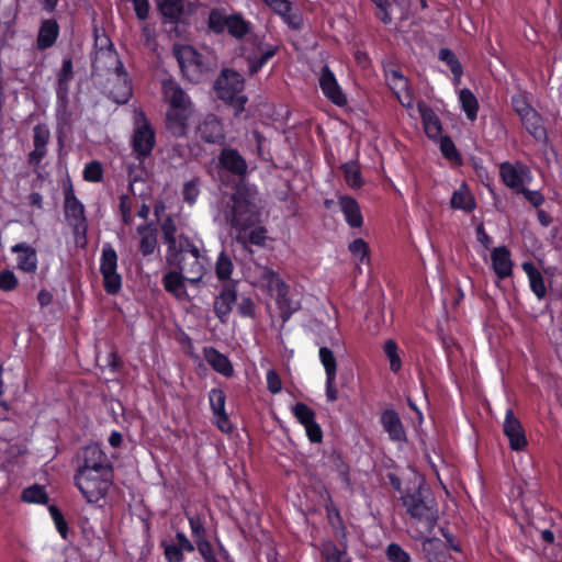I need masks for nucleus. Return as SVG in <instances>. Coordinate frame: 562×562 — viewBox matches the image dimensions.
Masks as SVG:
<instances>
[{
  "label": "nucleus",
  "instance_id": "6ab92c4d",
  "mask_svg": "<svg viewBox=\"0 0 562 562\" xmlns=\"http://www.w3.org/2000/svg\"><path fill=\"white\" fill-rule=\"evenodd\" d=\"M218 166L231 175L244 177L247 173L248 165L240 153L231 147L223 148L218 154Z\"/></svg>",
  "mask_w": 562,
  "mask_h": 562
},
{
  "label": "nucleus",
  "instance_id": "b1692460",
  "mask_svg": "<svg viewBox=\"0 0 562 562\" xmlns=\"http://www.w3.org/2000/svg\"><path fill=\"white\" fill-rule=\"evenodd\" d=\"M64 212L69 225L71 223L86 222L85 206L77 199L71 183L64 188Z\"/></svg>",
  "mask_w": 562,
  "mask_h": 562
},
{
  "label": "nucleus",
  "instance_id": "393cba45",
  "mask_svg": "<svg viewBox=\"0 0 562 562\" xmlns=\"http://www.w3.org/2000/svg\"><path fill=\"white\" fill-rule=\"evenodd\" d=\"M203 356L211 368L225 378L234 375V366L229 358L218 351L216 348L209 346L203 348Z\"/></svg>",
  "mask_w": 562,
  "mask_h": 562
},
{
  "label": "nucleus",
  "instance_id": "aec40b11",
  "mask_svg": "<svg viewBox=\"0 0 562 562\" xmlns=\"http://www.w3.org/2000/svg\"><path fill=\"white\" fill-rule=\"evenodd\" d=\"M380 424L382 425L385 432L389 435V439L394 442L407 441L406 431L401 420L398 413L393 408H386L381 413Z\"/></svg>",
  "mask_w": 562,
  "mask_h": 562
},
{
  "label": "nucleus",
  "instance_id": "37998d69",
  "mask_svg": "<svg viewBox=\"0 0 562 562\" xmlns=\"http://www.w3.org/2000/svg\"><path fill=\"white\" fill-rule=\"evenodd\" d=\"M21 499L24 503H29V504L45 505L48 503L49 497H48L45 486L40 485V484H33L31 486L25 487L22 491Z\"/></svg>",
  "mask_w": 562,
  "mask_h": 562
},
{
  "label": "nucleus",
  "instance_id": "4be33fe9",
  "mask_svg": "<svg viewBox=\"0 0 562 562\" xmlns=\"http://www.w3.org/2000/svg\"><path fill=\"white\" fill-rule=\"evenodd\" d=\"M417 110L419 112L426 136L429 139L437 142L438 137L442 135V123L439 116L425 102H419L417 104Z\"/></svg>",
  "mask_w": 562,
  "mask_h": 562
},
{
  "label": "nucleus",
  "instance_id": "69168bd1",
  "mask_svg": "<svg viewBox=\"0 0 562 562\" xmlns=\"http://www.w3.org/2000/svg\"><path fill=\"white\" fill-rule=\"evenodd\" d=\"M72 228V234L75 238V244L77 247L85 249L88 244L87 233H88V222H78L70 224Z\"/></svg>",
  "mask_w": 562,
  "mask_h": 562
},
{
  "label": "nucleus",
  "instance_id": "6e6d98bb",
  "mask_svg": "<svg viewBox=\"0 0 562 562\" xmlns=\"http://www.w3.org/2000/svg\"><path fill=\"white\" fill-rule=\"evenodd\" d=\"M160 231L162 234V239L165 244H171V247H173V244L177 239V232L178 227L176 224V221L173 220L172 215H167L162 222L160 223Z\"/></svg>",
  "mask_w": 562,
  "mask_h": 562
},
{
  "label": "nucleus",
  "instance_id": "f8f14e48",
  "mask_svg": "<svg viewBox=\"0 0 562 562\" xmlns=\"http://www.w3.org/2000/svg\"><path fill=\"white\" fill-rule=\"evenodd\" d=\"M499 177L507 188L519 194L520 189L525 188L526 179L531 178V172L526 165L520 164L516 167L509 161H504L499 165Z\"/></svg>",
  "mask_w": 562,
  "mask_h": 562
},
{
  "label": "nucleus",
  "instance_id": "052dcab7",
  "mask_svg": "<svg viewBox=\"0 0 562 562\" xmlns=\"http://www.w3.org/2000/svg\"><path fill=\"white\" fill-rule=\"evenodd\" d=\"M199 187H200V179L196 177L191 179L190 181H187L183 184L182 198L187 204L193 205L196 202V200L200 195Z\"/></svg>",
  "mask_w": 562,
  "mask_h": 562
},
{
  "label": "nucleus",
  "instance_id": "9d476101",
  "mask_svg": "<svg viewBox=\"0 0 562 562\" xmlns=\"http://www.w3.org/2000/svg\"><path fill=\"white\" fill-rule=\"evenodd\" d=\"M156 145V133L144 114L133 131L131 146L133 153L139 161H144L150 157Z\"/></svg>",
  "mask_w": 562,
  "mask_h": 562
},
{
  "label": "nucleus",
  "instance_id": "f257e3e1",
  "mask_svg": "<svg viewBox=\"0 0 562 562\" xmlns=\"http://www.w3.org/2000/svg\"><path fill=\"white\" fill-rule=\"evenodd\" d=\"M164 101L167 103L165 125L167 132L176 137H187L189 122L194 113V104L189 94L175 79H165L161 82Z\"/></svg>",
  "mask_w": 562,
  "mask_h": 562
},
{
  "label": "nucleus",
  "instance_id": "423d86ee",
  "mask_svg": "<svg viewBox=\"0 0 562 562\" xmlns=\"http://www.w3.org/2000/svg\"><path fill=\"white\" fill-rule=\"evenodd\" d=\"M172 54L178 61L182 76L198 83L209 70L205 57L191 45H175Z\"/></svg>",
  "mask_w": 562,
  "mask_h": 562
},
{
  "label": "nucleus",
  "instance_id": "c9c22d12",
  "mask_svg": "<svg viewBox=\"0 0 562 562\" xmlns=\"http://www.w3.org/2000/svg\"><path fill=\"white\" fill-rule=\"evenodd\" d=\"M437 142L439 143L441 155L446 160L457 167L464 164L461 153L449 135H441L438 137Z\"/></svg>",
  "mask_w": 562,
  "mask_h": 562
},
{
  "label": "nucleus",
  "instance_id": "58836bf2",
  "mask_svg": "<svg viewBox=\"0 0 562 562\" xmlns=\"http://www.w3.org/2000/svg\"><path fill=\"white\" fill-rule=\"evenodd\" d=\"M276 303L283 323H286L301 308V303L290 297V290L276 295Z\"/></svg>",
  "mask_w": 562,
  "mask_h": 562
},
{
  "label": "nucleus",
  "instance_id": "f704fd0d",
  "mask_svg": "<svg viewBox=\"0 0 562 562\" xmlns=\"http://www.w3.org/2000/svg\"><path fill=\"white\" fill-rule=\"evenodd\" d=\"M438 58L440 61L445 63L447 67H449L453 78V83L456 86L460 85L461 77L463 76V66L457 57L456 53L450 48H440L438 53Z\"/></svg>",
  "mask_w": 562,
  "mask_h": 562
},
{
  "label": "nucleus",
  "instance_id": "dca6fc26",
  "mask_svg": "<svg viewBox=\"0 0 562 562\" xmlns=\"http://www.w3.org/2000/svg\"><path fill=\"white\" fill-rule=\"evenodd\" d=\"M237 301L236 283H227L220 291L218 295L214 300V313L222 324H226L229 314L233 311L234 305Z\"/></svg>",
  "mask_w": 562,
  "mask_h": 562
},
{
  "label": "nucleus",
  "instance_id": "8fccbe9b",
  "mask_svg": "<svg viewBox=\"0 0 562 562\" xmlns=\"http://www.w3.org/2000/svg\"><path fill=\"white\" fill-rule=\"evenodd\" d=\"M177 269H179L183 274L204 273L205 268L203 257L201 255L194 257L184 256L183 261Z\"/></svg>",
  "mask_w": 562,
  "mask_h": 562
},
{
  "label": "nucleus",
  "instance_id": "f3484780",
  "mask_svg": "<svg viewBox=\"0 0 562 562\" xmlns=\"http://www.w3.org/2000/svg\"><path fill=\"white\" fill-rule=\"evenodd\" d=\"M50 132L46 124L38 123L33 127L34 149L27 156L30 166L37 167L47 155Z\"/></svg>",
  "mask_w": 562,
  "mask_h": 562
},
{
  "label": "nucleus",
  "instance_id": "72a5a7b5",
  "mask_svg": "<svg viewBox=\"0 0 562 562\" xmlns=\"http://www.w3.org/2000/svg\"><path fill=\"white\" fill-rule=\"evenodd\" d=\"M450 206L453 210H462L468 213L475 209V199L465 182H463L461 187L452 193Z\"/></svg>",
  "mask_w": 562,
  "mask_h": 562
},
{
  "label": "nucleus",
  "instance_id": "a878e982",
  "mask_svg": "<svg viewBox=\"0 0 562 562\" xmlns=\"http://www.w3.org/2000/svg\"><path fill=\"white\" fill-rule=\"evenodd\" d=\"M492 268L496 277L504 280L512 276L514 263L510 251L506 246H499L491 252Z\"/></svg>",
  "mask_w": 562,
  "mask_h": 562
},
{
  "label": "nucleus",
  "instance_id": "bb28decb",
  "mask_svg": "<svg viewBox=\"0 0 562 562\" xmlns=\"http://www.w3.org/2000/svg\"><path fill=\"white\" fill-rule=\"evenodd\" d=\"M338 204L345 221L351 228H360L363 225V216L358 201L351 195H339Z\"/></svg>",
  "mask_w": 562,
  "mask_h": 562
},
{
  "label": "nucleus",
  "instance_id": "864d4df0",
  "mask_svg": "<svg viewBox=\"0 0 562 562\" xmlns=\"http://www.w3.org/2000/svg\"><path fill=\"white\" fill-rule=\"evenodd\" d=\"M370 1L375 7L374 16L385 25L391 24L393 21V18H392L393 5H392L391 0H370Z\"/></svg>",
  "mask_w": 562,
  "mask_h": 562
},
{
  "label": "nucleus",
  "instance_id": "cd10ccee",
  "mask_svg": "<svg viewBox=\"0 0 562 562\" xmlns=\"http://www.w3.org/2000/svg\"><path fill=\"white\" fill-rule=\"evenodd\" d=\"M11 251L19 254L16 257V267L26 273H35L37 270L36 250L26 243H19L12 246Z\"/></svg>",
  "mask_w": 562,
  "mask_h": 562
},
{
  "label": "nucleus",
  "instance_id": "e433bc0d",
  "mask_svg": "<svg viewBox=\"0 0 562 562\" xmlns=\"http://www.w3.org/2000/svg\"><path fill=\"white\" fill-rule=\"evenodd\" d=\"M458 97L461 110L464 112L467 119L471 122L475 121L480 108L475 94L469 88H463L459 91Z\"/></svg>",
  "mask_w": 562,
  "mask_h": 562
},
{
  "label": "nucleus",
  "instance_id": "7c9ffc66",
  "mask_svg": "<svg viewBox=\"0 0 562 562\" xmlns=\"http://www.w3.org/2000/svg\"><path fill=\"white\" fill-rule=\"evenodd\" d=\"M161 282L166 292L176 299L183 300L188 297L184 274L179 269L166 272Z\"/></svg>",
  "mask_w": 562,
  "mask_h": 562
},
{
  "label": "nucleus",
  "instance_id": "3c124183",
  "mask_svg": "<svg viewBox=\"0 0 562 562\" xmlns=\"http://www.w3.org/2000/svg\"><path fill=\"white\" fill-rule=\"evenodd\" d=\"M187 518L189 521V526L191 529V536L193 538V544H198V541H206L207 539V531L204 527V524L199 515H188Z\"/></svg>",
  "mask_w": 562,
  "mask_h": 562
},
{
  "label": "nucleus",
  "instance_id": "a19ab883",
  "mask_svg": "<svg viewBox=\"0 0 562 562\" xmlns=\"http://www.w3.org/2000/svg\"><path fill=\"white\" fill-rule=\"evenodd\" d=\"M228 15L223 8H213L209 12L207 16V29L211 33L215 35H221L224 33L227 24Z\"/></svg>",
  "mask_w": 562,
  "mask_h": 562
},
{
  "label": "nucleus",
  "instance_id": "a18cd8bd",
  "mask_svg": "<svg viewBox=\"0 0 562 562\" xmlns=\"http://www.w3.org/2000/svg\"><path fill=\"white\" fill-rule=\"evenodd\" d=\"M510 105L513 111L519 116V119L526 116L527 114H529V112L536 110L532 108L530 103L529 93L527 91L514 93L510 97Z\"/></svg>",
  "mask_w": 562,
  "mask_h": 562
},
{
  "label": "nucleus",
  "instance_id": "338daca9",
  "mask_svg": "<svg viewBox=\"0 0 562 562\" xmlns=\"http://www.w3.org/2000/svg\"><path fill=\"white\" fill-rule=\"evenodd\" d=\"M19 286V280L13 271L4 269L0 271V290L12 292Z\"/></svg>",
  "mask_w": 562,
  "mask_h": 562
},
{
  "label": "nucleus",
  "instance_id": "20e7f679",
  "mask_svg": "<svg viewBox=\"0 0 562 562\" xmlns=\"http://www.w3.org/2000/svg\"><path fill=\"white\" fill-rule=\"evenodd\" d=\"M244 88V77L233 69H223L215 81L217 97L234 108L236 116L244 112L245 104L248 100L247 97L241 93Z\"/></svg>",
  "mask_w": 562,
  "mask_h": 562
},
{
  "label": "nucleus",
  "instance_id": "1a4fd4ad",
  "mask_svg": "<svg viewBox=\"0 0 562 562\" xmlns=\"http://www.w3.org/2000/svg\"><path fill=\"white\" fill-rule=\"evenodd\" d=\"M231 200L229 217L233 227L245 231L258 222L259 214L256 211V205L246 193L237 192L232 195Z\"/></svg>",
  "mask_w": 562,
  "mask_h": 562
},
{
  "label": "nucleus",
  "instance_id": "9b49d317",
  "mask_svg": "<svg viewBox=\"0 0 562 562\" xmlns=\"http://www.w3.org/2000/svg\"><path fill=\"white\" fill-rule=\"evenodd\" d=\"M384 76L389 88L396 95L403 106L411 108L414 101V93L409 79L404 76L398 66L392 65L384 68Z\"/></svg>",
  "mask_w": 562,
  "mask_h": 562
},
{
  "label": "nucleus",
  "instance_id": "473e14b6",
  "mask_svg": "<svg viewBox=\"0 0 562 562\" xmlns=\"http://www.w3.org/2000/svg\"><path fill=\"white\" fill-rule=\"evenodd\" d=\"M251 23L246 20L241 13H233L228 15L225 31L235 40H244L250 34Z\"/></svg>",
  "mask_w": 562,
  "mask_h": 562
},
{
  "label": "nucleus",
  "instance_id": "09e8293b",
  "mask_svg": "<svg viewBox=\"0 0 562 562\" xmlns=\"http://www.w3.org/2000/svg\"><path fill=\"white\" fill-rule=\"evenodd\" d=\"M234 269L231 257L225 252L221 251L215 263V274L218 280L227 281L231 279Z\"/></svg>",
  "mask_w": 562,
  "mask_h": 562
},
{
  "label": "nucleus",
  "instance_id": "c03bdc74",
  "mask_svg": "<svg viewBox=\"0 0 562 562\" xmlns=\"http://www.w3.org/2000/svg\"><path fill=\"white\" fill-rule=\"evenodd\" d=\"M262 281H265L269 292L274 293L276 295L290 290V286L284 282L280 274L272 269H266L262 274Z\"/></svg>",
  "mask_w": 562,
  "mask_h": 562
},
{
  "label": "nucleus",
  "instance_id": "0e129e2a",
  "mask_svg": "<svg viewBox=\"0 0 562 562\" xmlns=\"http://www.w3.org/2000/svg\"><path fill=\"white\" fill-rule=\"evenodd\" d=\"M349 251L359 259L360 262H364L366 259L369 260L370 256V248L367 241H364L362 238H356L353 239L349 246Z\"/></svg>",
  "mask_w": 562,
  "mask_h": 562
},
{
  "label": "nucleus",
  "instance_id": "39448f33",
  "mask_svg": "<svg viewBox=\"0 0 562 562\" xmlns=\"http://www.w3.org/2000/svg\"><path fill=\"white\" fill-rule=\"evenodd\" d=\"M74 473L114 472L113 464L100 445L90 443L81 447L74 457Z\"/></svg>",
  "mask_w": 562,
  "mask_h": 562
},
{
  "label": "nucleus",
  "instance_id": "5701e85b",
  "mask_svg": "<svg viewBox=\"0 0 562 562\" xmlns=\"http://www.w3.org/2000/svg\"><path fill=\"white\" fill-rule=\"evenodd\" d=\"M136 232L139 236L138 251L143 257H148L154 255L156 251H160L157 228L154 223L139 225Z\"/></svg>",
  "mask_w": 562,
  "mask_h": 562
},
{
  "label": "nucleus",
  "instance_id": "0eeeda50",
  "mask_svg": "<svg viewBox=\"0 0 562 562\" xmlns=\"http://www.w3.org/2000/svg\"><path fill=\"white\" fill-rule=\"evenodd\" d=\"M117 254L110 243L102 246L100 257V273L106 294L116 295L122 290V276L117 272Z\"/></svg>",
  "mask_w": 562,
  "mask_h": 562
},
{
  "label": "nucleus",
  "instance_id": "c756f323",
  "mask_svg": "<svg viewBox=\"0 0 562 562\" xmlns=\"http://www.w3.org/2000/svg\"><path fill=\"white\" fill-rule=\"evenodd\" d=\"M162 24L178 25L184 13L182 0H155Z\"/></svg>",
  "mask_w": 562,
  "mask_h": 562
},
{
  "label": "nucleus",
  "instance_id": "6e6552de",
  "mask_svg": "<svg viewBox=\"0 0 562 562\" xmlns=\"http://www.w3.org/2000/svg\"><path fill=\"white\" fill-rule=\"evenodd\" d=\"M250 48L246 54L248 72L250 76L258 74L279 52V46L265 41V36L257 34L248 40Z\"/></svg>",
  "mask_w": 562,
  "mask_h": 562
},
{
  "label": "nucleus",
  "instance_id": "f03ea898",
  "mask_svg": "<svg viewBox=\"0 0 562 562\" xmlns=\"http://www.w3.org/2000/svg\"><path fill=\"white\" fill-rule=\"evenodd\" d=\"M400 502L412 519L423 522L429 530L437 525V504L429 497V490L424 484L407 486L402 492Z\"/></svg>",
  "mask_w": 562,
  "mask_h": 562
},
{
  "label": "nucleus",
  "instance_id": "ea45409f",
  "mask_svg": "<svg viewBox=\"0 0 562 562\" xmlns=\"http://www.w3.org/2000/svg\"><path fill=\"white\" fill-rule=\"evenodd\" d=\"M237 243L241 244L244 250L252 252L249 245L265 246L267 240V229L263 226L251 229L248 234L238 235Z\"/></svg>",
  "mask_w": 562,
  "mask_h": 562
},
{
  "label": "nucleus",
  "instance_id": "bf43d9fd",
  "mask_svg": "<svg viewBox=\"0 0 562 562\" xmlns=\"http://www.w3.org/2000/svg\"><path fill=\"white\" fill-rule=\"evenodd\" d=\"M292 413L302 426H307V424L315 420V412L305 403H296L292 408Z\"/></svg>",
  "mask_w": 562,
  "mask_h": 562
},
{
  "label": "nucleus",
  "instance_id": "e2e57ef3",
  "mask_svg": "<svg viewBox=\"0 0 562 562\" xmlns=\"http://www.w3.org/2000/svg\"><path fill=\"white\" fill-rule=\"evenodd\" d=\"M83 179L88 182H100L103 179V167L99 160H91L85 166Z\"/></svg>",
  "mask_w": 562,
  "mask_h": 562
},
{
  "label": "nucleus",
  "instance_id": "774afa93",
  "mask_svg": "<svg viewBox=\"0 0 562 562\" xmlns=\"http://www.w3.org/2000/svg\"><path fill=\"white\" fill-rule=\"evenodd\" d=\"M201 555L202 560L204 562H220L216 558L214 547L210 542V540L206 541H198V544L194 546Z\"/></svg>",
  "mask_w": 562,
  "mask_h": 562
},
{
  "label": "nucleus",
  "instance_id": "ddd939ff",
  "mask_svg": "<svg viewBox=\"0 0 562 562\" xmlns=\"http://www.w3.org/2000/svg\"><path fill=\"white\" fill-rule=\"evenodd\" d=\"M503 432L508 438L512 450L522 451L528 446L525 429L520 420L515 416L513 408L506 411Z\"/></svg>",
  "mask_w": 562,
  "mask_h": 562
},
{
  "label": "nucleus",
  "instance_id": "2f4dec72",
  "mask_svg": "<svg viewBox=\"0 0 562 562\" xmlns=\"http://www.w3.org/2000/svg\"><path fill=\"white\" fill-rule=\"evenodd\" d=\"M521 267L528 277L531 292L539 301L543 300L547 295V286L542 273L531 261H525Z\"/></svg>",
  "mask_w": 562,
  "mask_h": 562
},
{
  "label": "nucleus",
  "instance_id": "5fc2aeb1",
  "mask_svg": "<svg viewBox=\"0 0 562 562\" xmlns=\"http://www.w3.org/2000/svg\"><path fill=\"white\" fill-rule=\"evenodd\" d=\"M333 468L336 471L341 483L347 487H351L350 468L340 454L333 457Z\"/></svg>",
  "mask_w": 562,
  "mask_h": 562
},
{
  "label": "nucleus",
  "instance_id": "4d7b16f0",
  "mask_svg": "<svg viewBox=\"0 0 562 562\" xmlns=\"http://www.w3.org/2000/svg\"><path fill=\"white\" fill-rule=\"evenodd\" d=\"M74 79V64L71 58H64L61 67L57 72V86L70 88V82Z\"/></svg>",
  "mask_w": 562,
  "mask_h": 562
},
{
  "label": "nucleus",
  "instance_id": "680f3d73",
  "mask_svg": "<svg viewBox=\"0 0 562 562\" xmlns=\"http://www.w3.org/2000/svg\"><path fill=\"white\" fill-rule=\"evenodd\" d=\"M385 555L389 562H412V558L398 543L387 544Z\"/></svg>",
  "mask_w": 562,
  "mask_h": 562
},
{
  "label": "nucleus",
  "instance_id": "603ef678",
  "mask_svg": "<svg viewBox=\"0 0 562 562\" xmlns=\"http://www.w3.org/2000/svg\"><path fill=\"white\" fill-rule=\"evenodd\" d=\"M49 515L54 521L55 528L64 540L69 539V527L61 510L56 505L48 506Z\"/></svg>",
  "mask_w": 562,
  "mask_h": 562
},
{
  "label": "nucleus",
  "instance_id": "7ed1b4c3",
  "mask_svg": "<svg viewBox=\"0 0 562 562\" xmlns=\"http://www.w3.org/2000/svg\"><path fill=\"white\" fill-rule=\"evenodd\" d=\"M72 484L87 504L97 505L100 501L105 499L114 486V472L74 473Z\"/></svg>",
  "mask_w": 562,
  "mask_h": 562
},
{
  "label": "nucleus",
  "instance_id": "412c9836",
  "mask_svg": "<svg viewBox=\"0 0 562 562\" xmlns=\"http://www.w3.org/2000/svg\"><path fill=\"white\" fill-rule=\"evenodd\" d=\"M519 120L522 127L535 139V142L543 146L549 144V135L548 130L544 126V120L537 110L529 112V114Z\"/></svg>",
  "mask_w": 562,
  "mask_h": 562
},
{
  "label": "nucleus",
  "instance_id": "de8ad7c7",
  "mask_svg": "<svg viewBox=\"0 0 562 562\" xmlns=\"http://www.w3.org/2000/svg\"><path fill=\"white\" fill-rule=\"evenodd\" d=\"M318 358L326 376H337V360L331 349L328 347H321L318 349Z\"/></svg>",
  "mask_w": 562,
  "mask_h": 562
},
{
  "label": "nucleus",
  "instance_id": "79ce46f5",
  "mask_svg": "<svg viewBox=\"0 0 562 562\" xmlns=\"http://www.w3.org/2000/svg\"><path fill=\"white\" fill-rule=\"evenodd\" d=\"M344 179L351 189H359L363 186L360 167L357 161H348L340 167Z\"/></svg>",
  "mask_w": 562,
  "mask_h": 562
},
{
  "label": "nucleus",
  "instance_id": "a211bd4d",
  "mask_svg": "<svg viewBox=\"0 0 562 562\" xmlns=\"http://www.w3.org/2000/svg\"><path fill=\"white\" fill-rule=\"evenodd\" d=\"M196 133L207 144H223L225 140L223 124L214 114H207L199 123Z\"/></svg>",
  "mask_w": 562,
  "mask_h": 562
},
{
  "label": "nucleus",
  "instance_id": "49530a36",
  "mask_svg": "<svg viewBox=\"0 0 562 562\" xmlns=\"http://www.w3.org/2000/svg\"><path fill=\"white\" fill-rule=\"evenodd\" d=\"M383 352L390 362V370L393 373H398L402 370V359L398 353V346L394 339H387L383 345Z\"/></svg>",
  "mask_w": 562,
  "mask_h": 562
},
{
  "label": "nucleus",
  "instance_id": "c85d7f7f",
  "mask_svg": "<svg viewBox=\"0 0 562 562\" xmlns=\"http://www.w3.org/2000/svg\"><path fill=\"white\" fill-rule=\"evenodd\" d=\"M59 32L60 27L55 18L43 20L37 32L36 47L40 50L50 48L56 43Z\"/></svg>",
  "mask_w": 562,
  "mask_h": 562
},
{
  "label": "nucleus",
  "instance_id": "4c0bfd02",
  "mask_svg": "<svg viewBox=\"0 0 562 562\" xmlns=\"http://www.w3.org/2000/svg\"><path fill=\"white\" fill-rule=\"evenodd\" d=\"M292 1L285 0V7H279V3L271 5L270 8L274 13L281 16L283 22L292 30H301L303 26L302 16L299 13L292 11Z\"/></svg>",
  "mask_w": 562,
  "mask_h": 562
},
{
  "label": "nucleus",
  "instance_id": "4468645a",
  "mask_svg": "<svg viewBox=\"0 0 562 562\" xmlns=\"http://www.w3.org/2000/svg\"><path fill=\"white\" fill-rule=\"evenodd\" d=\"M319 88L323 94L335 105L344 106L347 103L346 94L342 92L335 74L329 66H323L319 76Z\"/></svg>",
  "mask_w": 562,
  "mask_h": 562
},
{
  "label": "nucleus",
  "instance_id": "13d9d810",
  "mask_svg": "<svg viewBox=\"0 0 562 562\" xmlns=\"http://www.w3.org/2000/svg\"><path fill=\"white\" fill-rule=\"evenodd\" d=\"M210 408L213 414L226 412V394L224 390L214 387L209 392Z\"/></svg>",
  "mask_w": 562,
  "mask_h": 562
},
{
  "label": "nucleus",
  "instance_id": "2eb2a0df",
  "mask_svg": "<svg viewBox=\"0 0 562 562\" xmlns=\"http://www.w3.org/2000/svg\"><path fill=\"white\" fill-rule=\"evenodd\" d=\"M175 539L176 543L166 540L160 542L166 562H183L184 552L191 553L195 550L193 542L183 531H177Z\"/></svg>",
  "mask_w": 562,
  "mask_h": 562
}]
</instances>
